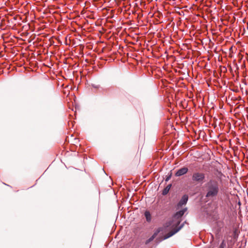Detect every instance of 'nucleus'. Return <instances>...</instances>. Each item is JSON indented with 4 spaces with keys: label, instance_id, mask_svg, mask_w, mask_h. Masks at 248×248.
I'll return each mask as SVG.
<instances>
[{
    "label": "nucleus",
    "instance_id": "4",
    "mask_svg": "<svg viewBox=\"0 0 248 248\" xmlns=\"http://www.w3.org/2000/svg\"><path fill=\"white\" fill-rule=\"evenodd\" d=\"M183 225H181L180 227H179L178 228L174 229L173 231L170 232L169 233L165 235L163 237H159L156 238V241L157 243H160L162 241L167 239L169 238V237L172 236L174 234H175L176 232H177L182 227Z\"/></svg>",
    "mask_w": 248,
    "mask_h": 248
},
{
    "label": "nucleus",
    "instance_id": "1",
    "mask_svg": "<svg viewBox=\"0 0 248 248\" xmlns=\"http://www.w3.org/2000/svg\"><path fill=\"white\" fill-rule=\"evenodd\" d=\"M206 191L205 197L208 200H213L216 198L219 191V184L215 179H211L204 186Z\"/></svg>",
    "mask_w": 248,
    "mask_h": 248
},
{
    "label": "nucleus",
    "instance_id": "2",
    "mask_svg": "<svg viewBox=\"0 0 248 248\" xmlns=\"http://www.w3.org/2000/svg\"><path fill=\"white\" fill-rule=\"evenodd\" d=\"M187 208H185L182 210L177 212L173 216L172 220L169 221L166 223L165 227H169L170 226L176 225H178L181 222V218L186 211Z\"/></svg>",
    "mask_w": 248,
    "mask_h": 248
},
{
    "label": "nucleus",
    "instance_id": "7",
    "mask_svg": "<svg viewBox=\"0 0 248 248\" xmlns=\"http://www.w3.org/2000/svg\"><path fill=\"white\" fill-rule=\"evenodd\" d=\"M188 171V169L186 167H183L178 170L175 172V175L177 177L181 176L186 174Z\"/></svg>",
    "mask_w": 248,
    "mask_h": 248
},
{
    "label": "nucleus",
    "instance_id": "8",
    "mask_svg": "<svg viewBox=\"0 0 248 248\" xmlns=\"http://www.w3.org/2000/svg\"><path fill=\"white\" fill-rule=\"evenodd\" d=\"M166 224L164 225L163 227H159L157 229H156L154 234H153L152 236L155 238L156 236L157 235V234L161 232H162L164 231V230L166 228L165 227Z\"/></svg>",
    "mask_w": 248,
    "mask_h": 248
},
{
    "label": "nucleus",
    "instance_id": "3",
    "mask_svg": "<svg viewBox=\"0 0 248 248\" xmlns=\"http://www.w3.org/2000/svg\"><path fill=\"white\" fill-rule=\"evenodd\" d=\"M205 179V174L200 172H195L192 176V180L195 182L202 183Z\"/></svg>",
    "mask_w": 248,
    "mask_h": 248
},
{
    "label": "nucleus",
    "instance_id": "13",
    "mask_svg": "<svg viewBox=\"0 0 248 248\" xmlns=\"http://www.w3.org/2000/svg\"><path fill=\"white\" fill-rule=\"evenodd\" d=\"M171 175H172V173L170 172V173L168 174V175H167L166 179H165V181L166 182L168 181L171 178Z\"/></svg>",
    "mask_w": 248,
    "mask_h": 248
},
{
    "label": "nucleus",
    "instance_id": "11",
    "mask_svg": "<svg viewBox=\"0 0 248 248\" xmlns=\"http://www.w3.org/2000/svg\"><path fill=\"white\" fill-rule=\"evenodd\" d=\"M155 238L152 236L151 237H150L148 239H147L145 242V244H148L149 243H150L151 241H152Z\"/></svg>",
    "mask_w": 248,
    "mask_h": 248
},
{
    "label": "nucleus",
    "instance_id": "6",
    "mask_svg": "<svg viewBox=\"0 0 248 248\" xmlns=\"http://www.w3.org/2000/svg\"><path fill=\"white\" fill-rule=\"evenodd\" d=\"M188 199V196L187 195L185 194L183 195L180 201L177 203V208H179L182 207L183 205H186Z\"/></svg>",
    "mask_w": 248,
    "mask_h": 248
},
{
    "label": "nucleus",
    "instance_id": "10",
    "mask_svg": "<svg viewBox=\"0 0 248 248\" xmlns=\"http://www.w3.org/2000/svg\"><path fill=\"white\" fill-rule=\"evenodd\" d=\"M144 216L146 217V221L148 222H150L151 221V215L149 211H146L144 213Z\"/></svg>",
    "mask_w": 248,
    "mask_h": 248
},
{
    "label": "nucleus",
    "instance_id": "14",
    "mask_svg": "<svg viewBox=\"0 0 248 248\" xmlns=\"http://www.w3.org/2000/svg\"><path fill=\"white\" fill-rule=\"evenodd\" d=\"M92 86L93 88H99V85H95V84H92Z\"/></svg>",
    "mask_w": 248,
    "mask_h": 248
},
{
    "label": "nucleus",
    "instance_id": "9",
    "mask_svg": "<svg viewBox=\"0 0 248 248\" xmlns=\"http://www.w3.org/2000/svg\"><path fill=\"white\" fill-rule=\"evenodd\" d=\"M171 184H169L163 190L162 193L163 195H166L168 193L171 187Z\"/></svg>",
    "mask_w": 248,
    "mask_h": 248
},
{
    "label": "nucleus",
    "instance_id": "5",
    "mask_svg": "<svg viewBox=\"0 0 248 248\" xmlns=\"http://www.w3.org/2000/svg\"><path fill=\"white\" fill-rule=\"evenodd\" d=\"M183 225H181L180 227H179L178 228L174 229L173 231L170 232L169 233L165 235L163 237H159L156 238V241L157 243H160L162 241L167 239L169 238V237L172 236L174 234H175L176 232H177L182 227Z\"/></svg>",
    "mask_w": 248,
    "mask_h": 248
},
{
    "label": "nucleus",
    "instance_id": "12",
    "mask_svg": "<svg viewBox=\"0 0 248 248\" xmlns=\"http://www.w3.org/2000/svg\"><path fill=\"white\" fill-rule=\"evenodd\" d=\"M218 248H226V244L224 241L221 243Z\"/></svg>",
    "mask_w": 248,
    "mask_h": 248
}]
</instances>
